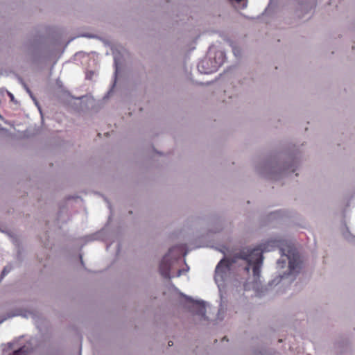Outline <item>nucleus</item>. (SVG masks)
I'll return each mask as SVG.
<instances>
[{"instance_id":"1","label":"nucleus","mask_w":355,"mask_h":355,"mask_svg":"<svg viewBox=\"0 0 355 355\" xmlns=\"http://www.w3.org/2000/svg\"><path fill=\"white\" fill-rule=\"evenodd\" d=\"M278 249L281 258L277 261V268H284L288 261V271L279 273L268 282V286L278 285L282 280L293 282L300 273L302 262L298 252L284 239H268L254 248H244L230 258H223L215 268L214 280L219 290L225 286L232 269L238 266L239 270L249 274L252 269L254 280L260 277L261 268L263 264V253Z\"/></svg>"},{"instance_id":"2","label":"nucleus","mask_w":355,"mask_h":355,"mask_svg":"<svg viewBox=\"0 0 355 355\" xmlns=\"http://www.w3.org/2000/svg\"><path fill=\"white\" fill-rule=\"evenodd\" d=\"M282 155L270 156L263 162L256 166V171L262 176L272 180H279L282 177L294 173L300 164L299 152L286 155V160L279 161Z\"/></svg>"},{"instance_id":"3","label":"nucleus","mask_w":355,"mask_h":355,"mask_svg":"<svg viewBox=\"0 0 355 355\" xmlns=\"http://www.w3.org/2000/svg\"><path fill=\"white\" fill-rule=\"evenodd\" d=\"M182 252V246L175 245L171 248L168 252L163 257L159 263V270L164 278L170 279L174 277V275H171L170 271L173 263L181 257ZM184 271L183 269H179L175 277H180Z\"/></svg>"},{"instance_id":"4","label":"nucleus","mask_w":355,"mask_h":355,"mask_svg":"<svg viewBox=\"0 0 355 355\" xmlns=\"http://www.w3.org/2000/svg\"><path fill=\"white\" fill-rule=\"evenodd\" d=\"M197 68L200 73L204 74L212 73L217 71V69L213 62L211 57L205 58L201 60L198 62Z\"/></svg>"},{"instance_id":"5","label":"nucleus","mask_w":355,"mask_h":355,"mask_svg":"<svg viewBox=\"0 0 355 355\" xmlns=\"http://www.w3.org/2000/svg\"><path fill=\"white\" fill-rule=\"evenodd\" d=\"M180 295L184 297L187 302L193 303L196 305L195 314L200 316L201 320H207L208 318L206 315L205 302L203 300H193L192 297L187 296L183 293Z\"/></svg>"},{"instance_id":"6","label":"nucleus","mask_w":355,"mask_h":355,"mask_svg":"<svg viewBox=\"0 0 355 355\" xmlns=\"http://www.w3.org/2000/svg\"><path fill=\"white\" fill-rule=\"evenodd\" d=\"M316 6L315 0H297V12L299 17H302L305 14L313 10Z\"/></svg>"},{"instance_id":"7","label":"nucleus","mask_w":355,"mask_h":355,"mask_svg":"<svg viewBox=\"0 0 355 355\" xmlns=\"http://www.w3.org/2000/svg\"><path fill=\"white\" fill-rule=\"evenodd\" d=\"M225 59L226 54L223 51L218 50L215 52V55L212 58V60L217 70L225 62Z\"/></svg>"},{"instance_id":"8","label":"nucleus","mask_w":355,"mask_h":355,"mask_svg":"<svg viewBox=\"0 0 355 355\" xmlns=\"http://www.w3.org/2000/svg\"><path fill=\"white\" fill-rule=\"evenodd\" d=\"M29 353V348L26 345H23L18 348L17 349L12 351L11 353L9 354V355H28Z\"/></svg>"},{"instance_id":"9","label":"nucleus","mask_w":355,"mask_h":355,"mask_svg":"<svg viewBox=\"0 0 355 355\" xmlns=\"http://www.w3.org/2000/svg\"><path fill=\"white\" fill-rule=\"evenodd\" d=\"M24 85V87L25 88V89L26 90V92L29 94L30 96L32 98V99L35 101V105L37 106L38 109H39V111L40 112L41 114H42V110H41V108L39 106V104L37 102V100L35 99V98L33 96L31 89L28 88V87L25 84V83H23Z\"/></svg>"},{"instance_id":"10","label":"nucleus","mask_w":355,"mask_h":355,"mask_svg":"<svg viewBox=\"0 0 355 355\" xmlns=\"http://www.w3.org/2000/svg\"><path fill=\"white\" fill-rule=\"evenodd\" d=\"M281 217H282V211L280 210L271 212L268 215V218L270 219H273V218L277 219V218H280Z\"/></svg>"},{"instance_id":"11","label":"nucleus","mask_w":355,"mask_h":355,"mask_svg":"<svg viewBox=\"0 0 355 355\" xmlns=\"http://www.w3.org/2000/svg\"><path fill=\"white\" fill-rule=\"evenodd\" d=\"M11 269H12V267L10 266H5L1 272V278L5 277L6 275H8L10 272Z\"/></svg>"},{"instance_id":"12","label":"nucleus","mask_w":355,"mask_h":355,"mask_svg":"<svg viewBox=\"0 0 355 355\" xmlns=\"http://www.w3.org/2000/svg\"><path fill=\"white\" fill-rule=\"evenodd\" d=\"M98 234L99 233H95V234L87 236L85 237L86 241H94V240L98 239Z\"/></svg>"},{"instance_id":"13","label":"nucleus","mask_w":355,"mask_h":355,"mask_svg":"<svg viewBox=\"0 0 355 355\" xmlns=\"http://www.w3.org/2000/svg\"><path fill=\"white\" fill-rule=\"evenodd\" d=\"M254 355H273L272 353L270 351L268 350H261L259 352H255Z\"/></svg>"},{"instance_id":"14","label":"nucleus","mask_w":355,"mask_h":355,"mask_svg":"<svg viewBox=\"0 0 355 355\" xmlns=\"http://www.w3.org/2000/svg\"><path fill=\"white\" fill-rule=\"evenodd\" d=\"M114 67H115V72H114V74L115 76H116V73L118 72V69H119V61H118V58L116 55H114Z\"/></svg>"},{"instance_id":"15","label":"nucleus","mask_w":355,"mask_h":355,"mask_svg":"<svg viewBox=\"0 0 355 355\" xmlns=\"http://www.w3.org/2000/svg\"><path fill=\"white\" fill-rule=\"evenodd\" d=\"M93 75H94V71H90L87 73L86 78L89 79V80H91L92 78Z\"/></svg>"},{"instance_id":"16","label":"nucleus","mask_w":355,"mask_h":355,"mask_svg":"<svg viewBox=\"0 0 355 355\" xmlns=\"http://www.w3.org/2000/svg\"><path fill=\"white\" fill-rule=\"evenodd\" d=\"M64 210L62 209H60V211L58 213V220H60L61 215L63 213Z\"/></svg>"},{"instance_id":"17","label":"nucleus","mask_w":355,"mask_h":355,"mask_svg":"<svg viewBox=\"0 0 355 355\" xmlns=\"http://www.w3.org/2000/svg\"><path fill=\"white\" fill-rule=\"evenodd\" d=\"M8 96L12 101H14V95L11 92H8Z\"/></svg>"},{"instance_id":"18","label":"nucleus","mask_w":355,"mask_h":355,"mask_svg":"<svg viewBox=\"0 0 355 355\" xmlns=\"http://www.w3.org/2000/svg\"><path fill=\"white\" fill-rule=\"evenodd\" d=\"M348 234L349 235V233H348L347 234L346 233H344V236H345V239H347L348 241H351V239H350L349 236H348Z\"/></svg>"},{"instance_id":"19","label":"nucleus","mask_w":355,"mask_h":355,"mask_svg":"<svg viewBox=\"0 0 355 355\" xmlns=\"http://www.w3.org/2000/svg\"><path fill=\"white\" fill-rule=\"evenodd\" d=\"M337 2V0H329V5L335 4Z\"/></svg>"},{"instance_id":"20","label":"nucleus","mask_w":355,"mask_h":355,"mask_svg":"<svg viewBox=\"0 0 355 355\" xmlns=\"http://www.w3.org/2000/svg\"><path fill=\"white\" fill-rule=\"evenodd\" d=\"M233 52H234V54L236 56H237V53H238V52H237L236 49L234 47H233Z\"/></svg>"},{"instance_id":"21","label":"nucleus","mask_w":355,"mask_h":355,"mask_svg":"<svg viewBox=\"0 0 355 355\" xmlns=\"http://www.w3.org/2000/svg\"><path fill=\"white\" fill-rule=\"evenodd\" d=\"M112 89L107 92V94L105 96V98H107L109 94L112 92Z\"/></svg>"},{"instance_id":"22","label":"nucleus","mask_w":355,"mask_h":355,"mask_svg":"<svg viewBox=\"0 0 355 355\" xmlns=\"http://www.w3.org/2000/svg\"><path fill=\"white\" fill-rule=\"evenodd\" d=\"M80 262H81V264L83 266L84 265V262L83 261V258H82V256L80 255Z\"/></svg>"},{"instance_id":"23","label":"nucleus","mask_w":355,"mask_h":355,"mask_svg":"<svg viewBox=\"0 0 355 355\" xmlns=\"http://www.w3.org/2000/svg\"><path fill=\"white\" fill-rule=\"evenodd\" d=\"M168 346H172L173 345V341L170 340V341H168Z\"/></svg>"},{"instance_id":"24","label":"nucleus","mask_w":355,"mask_h":355,"mask_svg":"<svg viewBox=\"0 0 355 355\" xmlns=\"http://www.w3.org/2000/svg\"><path fill=\"white\" fill-rule=\"evenodd\" d=\"M84 36H86V37H93L92 35H84Z\"/></svg>"},{"instance_id":"25","label":"nucleus","mask_w":355,"mask_h":355,"mask_svg":"<svg viewBox=\"0 0 355 355\" xmlns=\"http://www.w3.org/2000/svg\"><path fill=\"white\" fill-rule=\"evenodd\" d=\"M173 287L174 288L175 290H178L177 287H175L174 285H173Z\"/></svg>"},{"instance_id":"26","label":"nucleus","mask_w":355,"mask_h":355,"mask_svg":"<svg viewBox=\"0 0 355 355\" xmlns=\"http://www.w3.org/2000/svg\"><path fill=\"white\" fill-rule=\"evenodd\" d=\"M19 314H13L10 317L18 315Z\"/></svg>"},{"instance_id":"27","label":"nucleus","mask_w":355,"mask_h":355,"mask_svg":"<svg viewBox=\"0 0 355 355\" xmlns=\"http://www.w3.org/2000/svg\"><path fill=\"white\" fill-rule=\"evenodd\" d=\"M4 320H2L1 321H0V323H2V322Z\"/></svg>"}]
</instances>
